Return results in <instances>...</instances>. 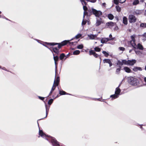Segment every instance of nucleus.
<instances>
[{"instance_id":"nucleus-4","label":"nucleus","mask_w":146,"mask_h":146,"mask_svg":"<svg viewBox=\"0 0 146 146\" xmlns=\"http://www.w3.org/2000/svg\"><path fill=\"white\" fill-rule=\"evenodd\" d=\"M53 59L54 61V63L55 66V74L56 76V74L57 73V65L58 64V61L59 60V57L57 56H54V54H53Z\"/></svg>"},{"instance_id":"nucleus-49","label":"nucleus","mask_w":146,"mask_h":146,"mask_svg":"<svg viewBox=\"0 0 146 146\" xmlns=\"http://www.w3.org/2000/svg\"><path fill=\"white\" fill-rule=\"evenodd\" d=\"M53 91H54L52 90H51V91H50V92L49 94V96H50L51 95V94H52Z\"/></svg>"},{"instance_id":"nucleus-2","label":"nucleus","mask_w":146,"mask_h":146,"mask_svg":"<svg viewBox=\"0 0 146 146\" xmlns=\"http://www.w3.org/2000/svg\"><path fill=\"white\" fill-rule=\"evenodd\" d=\"M128 80L129 82L131 85L134 86L137 85V83L139 82L138 80L132 77L129 78Z\"/></svg>"},{"instance_id":"nucleus-15","label":"nucleus","mask_w":146,"mask_h":146,"mask_svg":"<svg viewBox=\"0 0 146 146\" xmlns=\"http://www.w3.org/2000/svg\"><path fill=\"white\" fill-rule=\"evenodd\" d=\"M39 135L42 137H46V135L43 133L42 131L39 130Z\"/></svg>"},{"instance_id":"nucleus-26","label":"nucleus","mask_w":146,"mask_h":146,"mask_svg":"<svg viewBox=\"0 0 146 146\" xmlns=\"http://www.w3.org/2000/svg\"><path fill=\"white\" fill-rule=\"evenodd\" d=\"M88 36L90 37V39H94L96 37V35H89Z\"/></svg>"},{"instance_id":"nucleus-7","label":"nucleus","mask_w":146,"mask_h":146,"mask_svg":"<svg viewBox=\"0 0 146 146\" xmlns=\"http://www.w3.org/2000/svg\"><path fill=\"white\" fill-rule=\"evenodd\" d=\"M50 140L53 146H60L59 143L55 138L51 137L50 138Z\"/></svg>"},{"instance_id":"nucleus-18","label":"nucleus","mask_w":146,"mask_h":146,"mask_svg":"<svg viewBox=\"0 0 146 146\" xmlns=\"http://www.w3.org/2000/svg\"><path fill=\"white\" fill-rule=\"evenodd\" d=\"M123 69L126 72L130 73L131 72V70L128 67H124Z\"/></svg>"},{"instance_id":"nucleus-20","label":"nucleus","mask_w":146,"mask_h":146,"mask_svg":"<svg viewBox=\"0 0 146 146\" xmlns=\"http://www.w3.org/2000/svg\"><path fill=\"white\" fill-rule=\"evenodd\" d=\"M93 8H92L91 9H88L87 11L88 13V15L89 16H90L93 14L92 12V9Z\"/></svg>"},{"instance_id":"nucleus-64","label":"nucleus","mask_w":146,"mask_h":146,"mask_svg":"<svg viewBox=\"0 0 146 146\" xmlns=\"http://www.w3.org/2000/svg\"><path fill=\"white\" fill-rule=\"evenodd\" d=\"M1 68V66H0V68Z\"/></svg>"},{"instance_id":"nucleus-14","label":"nucleus","mask_w":146,"mask_h":146,"mask_svg":"<svg viewBox=\"0 0 146 146\" xmlns=\"http://www.w3.org/2000/svg\"><path fill=\"white\" fill-rule=\"evenodd\" d=\"M119 86L118 87L116 88L115 91V94L117 96L119 95L121 91L120 89L119 88Z\"/></svg>"},{"instance_id":"nucleus-11","label":"nucleus","mask_w":146,"mask_h":146,"mask_svg":"<svg viewBox=\"0 0 146 146\" xmlns=\"http://www.w3.org/2000/svg\"><path fill=\"white\" fill-rule=\"evenodd\" d=\"M103 63H108L109 64V66L111 67L112 65V64L110 59H105L103 60Z\"/></svg>"},{"instance_id":"nucleus-56","label":"nucleus","mask_w":146,"mask_h":146,"mask_svg":"<svg viewBox=\"0 0 146 146\" xmlns=\"http://www.w3.org/2000/svg\"><path fill=\"white\" fill-rule=\"evenodd\" d=\"M144 81L146 82V77H145L144 78Z\"/></svg>"},{"instance_id":"nucleus-12","label":"nucleus","mask_w":146,"mask_h":146,"mask_svg":"<svg viewBox=\"0 0 146 146\" xmlns=\"http://www.w3.org/2000/svg\"><path fill=\"white\" fill-rule=\"evenodd\" d=\"M115 23L111 21L107 22L106 23V25L108 27H112L115 25Z\"/></svg>"},{"instance_id":"nucleus-16","label":"nucleus","mask_w":146,"mask_h":146,"mask_svg":"<svg viewBox=\"0 0 146 146\" xmlns=\"http://www.w3.org/2000/svg\"><path fill=\"white\" fill-rule=\"evenodd\" d=\"M135 41H130L131 45L133 46L134 49H136L137 45L135 43Z\"/></svg>"},{"instance_id":"nucleus-33","label":"nucleus","mask_w":146,"mask_h":146,"mask_svg":"<svg viewBox=\"0 0 146 146\" xmlns=\"http://www.w3.org/2000/svg\"><path fill=\"white\" fill-rule=\"evenodd\" d=\"M94 50L96 52H99L101 51L100 48L98 47H96L94 48Z\"/></svg>"},{"instance_id":"nucleus-22","label":"nucleus","mask_w":146,"mask_h":146,"mask_svg":"<svg viewBox=\"0 0 146 146\" xmlns=\"http://www.w3.org/2000/svg\"><path fill=\"white\" fill-rule=\"evenodd\" d=\"M45 107H46V116L45 117H44V118H43L42 119H43L44 118L47 117V115H48V113L49 108H48L47 105L46 104L45 105Z\"/></svg>"},{"instance_id":"nucleus-24","label":"nucleus","mask_w":146,"mask_h":146,"mask_svg":"<svg viewBox=\"0 0 146 146\" xmlns=\"http://www.w3.org/2000/svg\"><path fill=\"white\" fill-rule=\"evenodd\" d=\"M66 56H65V54L62 53L60 54L59 56V58L60 60H62L64 57Z\"/></svg>"},{"instance_id":"nucleus-17","label":"nucleus","mask_w":146,"mask_h":146,"mask_svg":"<svg viewBox=\"0 0 146 146\" xmlns=\"http://www.w3.org/2000/svg\"><path fill=\"white\" fill-rule=\"evenodd\" d=\"M123 23L125 25L127 24V19L126 17H123Z\"/></svg>"},{"instance_id":"nucleus-31","label":"nucleus","mask_w":146,"mask_h":146,"mask_svg":"<svg viewBox=\"0 0 146 146\" xmlns=\"http://www.w3.org/2000/svg\"><path fill=\"white\" fill-rule=\"evenodd\" d=\"M121 61L123 65H128V60L127 61L125 60H122Z\"/></svg>"},{"instance_id":"nucleus-40","label":"nucleus","mask_w":146,"mask_h":146,"mask_svg":"<svg viewBox=\"0 0 146 146\" xmlns=\"http://www.w3.org/2000/svg\"><path fill=\"white\" fill-rule=\"evenodd\" d=\"M140 26L141 27L145 28V23H142L140 24Z\"/></svg>"},{"instance_id":"nucleus-63","label":"nucleus","mask_w":146,"mask_h":146,"mask_svg":"<svg viewBox=\"0 0 146 146\" xmlns=\"http://www.w3.org/2000/svg\"><path fill=\"white\" fill-rule=\"evenodd\" d=\"M145 28H146V23H145Z\"/></svg>"},{"instance_id":"nucleus-48","label":"nucleus","mask_w":146,"mask_h":146,"mask_svg":"<svg viewBox=\"0 0 146 146\" xmlns=\"http://www.w3.org/2000/svg\"><path fill=\"white\" fill-rule=\"evenodd\" d=\"M126 0H119V2L121 3H123Z\"/></svg>"},{"instance_id":"nucleus-46","label":"nucleus","mask_w":146,"mask_h":146,"mask_svg":"<svg viewBox=\"0 0 146 146\" xmlns=\"http://www.w3.org/2000/svg\"><path fill=\"white\" fill-rule=\"evenodd\" d=\"M119 48L120 50L122 51H124L125 50V48L123 47H119Z\"/></svg>"},{"instance_id":"nucleus-42","label":"nucleus","mask_w":146,"mask_h":146,"mask_svg":"<svg viewBox=\"0 0 146 146\" xmlns=\"http://www.w3.org/2000/svg\"><path fill=\"white\" fill-rule=\"evenodd\" d=\"M114 3L116 5H118L119 4V1L118 0H113Z\"/></svg>"},{"instance_id":"nucleus-28","label":"nucleus","mask_w":146,"mask_h":146,"mask_svg":"<svg viewBox=\"0 0 146 146\" xmlns=\"http://www.w3.org/2000/svg\"><path fill=\"white\" fill-rule=\"evenodd\" d=\"M121 68V67H119L116 69L115 72L116 74H119L120 73Z\"/></svg>"},{"instance_id":"nucleus-50","label":"nucleus","mask_w":146,"mask_h":146,"mask_svg":"<svg viewBox=\"0 0 146 146\" xmlns=\"http://www.w3.org/2000/svg\"><path fill=\"white\" fill-rule=\"evenodd\" d=\"M96 0H90L89 1L92 3H95L96 1Z\"/></svg>"},{"instance_id":"nucleus-54","label":"nucleus","mask_w":146,"mask_h":146,"mask_svg":"<svg viewBox=\"0 0 146 146\" xmlns=\"http://www.w3.org/2000/svg\"><path fill=\"white\" fill-rule=\"evenodd\" d=\"M112 38V35L111 34H110L109 35V38Z\"/></svg>"},{"instance_id":"nucleus-29","label":"nucleus","mask_w":146,"mask_h":146,"mask_svg":"<svg viewBox=\"0 0 146 146\" xmlns=\"http://www.w3.org/2000/svg\"><path fill=\"white\" fill-rule=\"evenodd\" d=\"M118 96H117L116 94L111 95L110 96V97L112 99H115L117 98L118 97Z\"/></svg>"},{"instance_id":"nucleus-30","label":"nucleus","mask_w":146,"mask_h":146,"mask_svg":"<svg viewBox=\"0 0 146 146\" xmlns=\"http://www.w3.org/2000/svg\"><path fill=\"white\" fill-rule=\"evenodd\" d=\"M115 8H116L117 11L119 12H120L121 11V8L118 5H117L115 7Z\"/></svg>"},{"instance_id":"nucleus-60","label":"nucleus","mask_w":146,"mask_h":146,"mask_svg":"<svg viewBox=\"0 0 146 146\" xmlns=\"http://www.w3.org/2000/svg\"><path fill=\"white\" fill-rule=\"evenodd\" d=\"M132 51V50H129V52L130 53Z\"/></svg>"},{"instance_id":"nucleus-36","label":"nucleus","mask_w":146,"mask_h":146,"mask_svg":"<svg viewBox=\"0 0 146 146\" xmlns=\"http://www.w3.org/2000/svg\"><path fill=\"white\" fill-rule=\"evenodd\" d=\"M83 45L81 44L78 45L77 46V48L79 49H82L83 48Z\"/></svg>"},{"instance_id":"nucleus-10","label":"nucleus","mask_w":146,"mask_h":146,"mask_svg":"<svg viewBox=\"0 0 146 146\" xmlns=\"http://www.w3.org/2000/svg\"><path fill=\"white\" fill-rule=\"evenodd\" d=\"M103 21L102 20V19L100 18L99 19H97L95 24V25L96 27H98L102 23H103Z\"/></svg>"},{"instance_id":"nucleus-57","label":"nucleus","mask_w":146,"mask_h":146,"mask_svg":"<svg viewBox=\"0 0 146 146\" xmlns=\"http://www.w3.org/2000/svg\"><path fill=\"white\" fill-rule=\"evenodd\" d=\"M140 128L141 129H143L142 125H140Z\"/></svg>"},{"instance_id":"nucleus-3","label":"nucleus","mask_w":146,"mask_h":146,"mask_svg":"<svg viewBox=\"0 0 146 146\" xmlns=\"http://www.w3.org/2000/svg\"><path fill=\"white\" fill-rule=\"evenodd\" d=\"M55 75V78L54 81V84L51 90L54 91L56 88V86H58L60 82V77L58 76H57L56 78Z\"/></svg>"},{"instance_id":"nucleus-55","label":"nucleus","mask_w":146,"mask_h":146,"mask_svg":"<svg viewBox=\"0 0 146 146\" xmlns=\"http://www.w3.org/2000/svg\"><path fill=\"white\" fill-rule=\"evenodd\" d=\"M140 2L143 3L145 0H140Z\"/></svg>"},{"instance_id":"nucleus-38","label":"nucleus","mask_w":146,"mask_h":146,"mask_svg":"<svg viewBox=\"0 0 146 146\" xmlns=\"http://www.w3.org/2000/svg\"><path fill=\"white\" fill-rule=\"evenodd\" d=\"M82 35L81 34H79L75 36V38L76 39L78 38L81 37Z\"/></svg>"},{"instance_id":"nucleus-59","label":"nucleus","mask_w":146,"mask_h":146,"mask_svg":"<svg viewBox=\"0 0 146 146\" xmlns=\"http://www.w3.org/2000/svg\"><path fill=\"white\" fill-rule=\"evenodd\" d=\"M146 35V33H145L143 35V36H144V37H146L145 36V35Z\"/></svg>"},{"instance_id":"nucleus-34","label":"nucleus","mask_w":146,"mask_h":146,"mask_svg":"<svg viewBox=\"0 0 146 146\" xmlns=\"http://www.w3.org/2000/svg\"><path fill=\"white\" fill-rule=\"evenodd\" d=\"M102 52L104 54V56L106 57H108L109 55L108 53H107L106 51H102Z\"/></svg>"},{"instance_id":"nucleus-6","label":"nucleus","mask_w":146,"mask_h":146,"mask_svg":"<svg viewBox=\"0 0 146 146\" xmlns=\"http://www.w3.org/2000/svg\"><path fill=\"white\" fill-rule=\"evenodd\" d=\"M128 19L129 22L131 23L135 22L137 20V18L135 16L132 14L129 15Z\"/></svg>"},{"instance_id":"nucleus-53","label":"nucleus","mask_w":146,"mask_h":146,"mask_svg":"<svg viewBox=\"0 0 146 146\" xmlns=\"http://www.w3.org/2000/svg\"><path fill=\"white\" fill-rule=\"evenodd\" d=\"M106 5V4L105 3H102V5L104 7H105Z\"/></svg>"},{"instance_id":"nucleus-37","label":"nucleus","mask_w":146,"mask_h":146,"mask_svg":"<svg viewBox=\"0 0 146 146\" xmlns=\"http://www.w3.org/2000/svg\"><path fill=\"white\" fill-rule=\"evenodd\" d=\"M131 40L130 41H135V36H133V35H132L131 36Z\"/></svg>"},{"instance_id":"nucleus-51","label":"nucleus","mask_w":146,"mask_h":146,"mask_svg":"<svg viewBox=\"0 0 146 146\" xmlns=\"http://www.w3.org/2000/svg\"><path fill=\"white\" fill-rule=\"evenodd\" d=\"M138 70L141 71L142 70V68L141 67H137Z\"/></svg>"},{"instance_id":"nucleus-44","label":"nucleus","mask_w":146,"mask_h":146,"mask_svg":"<svg viewBox=\"0 0 146 146\" xmlns=\"http://www.w3.org/2000/svg\"><path fill=\"white\" fill-rule=\"evenodd\" d=\"M83 8L84 11H87L88 10V8L86 5L84 6L83 7Z\"/></svg>"},{"instance_id":"nucleus-52","label":"nucleus","mask_w":146,"mask_h":146,"mask_svg":"<svg viewBox=\"0 0 146 146\" xmlns=\"http://www.w3.org/2000/svg\"><path fill=\"white\" fill-rule=\"evenodd\" d=\"M70 56V53H69L67 55V56H66V58H65V59H66L67 58H68V57L69 56Z\"/></svg>"},{"instance_id":"nucleus-32","label":"nucleus","mask_w":146,"mask_h":146,"mask_svg":"<svg viewBox=\"0 0 146 146\" xmlns=\"http://www.w3.org/2000/svg\"><path fill=\"white\" fill-rule=\"evenodd\" d=\"M139 3V0H135L133 3V4L134 5H136Z\"/></svg>"},{"instance_id":"nucleus-35","label":"nucleus","mask_w":146,"mask_h":146,"mask_svg":"<svg viewBox=\"0 0 146 146\" xmlns=\"http://www.w3.org/2000/svg\"><path fill=\"white\" fill-rule=\"evenodd\" d=\"M53 99H50L48 102V104L49 105H51L53 103Z\"/></svg>"},{"instance_id":"nucleus-41","label":"nucleus","mask_w":146,"mask_h":146,"mask_svg":"<svg viewBox=\"0 0 146 146\" xmlns=\"http://www.w3.org/2000/svg\"><path fill=\"white\" fill-rule=\"evenodd\" d=\"M86 23V20H84V19L83 20L82 22V25H85Z\"/></svg>"},{"instance_id":"nucleus-27","label":"nucleus","mask_w":146,"mask_h":146,"mask_svg":"<svg viewBox=\"0 0 146 146\" xmlns=\"http://www.w3.org/2000/svg\"><path fill=\"white\" fill-rule=\"evenodd\" d=\"M80 52L79 50H77L73 52V54L74 55H77L80 53Z\"/></svg>"},{"instance_id":"nucleus-25","label":"nucleus","mask_w":146,"mask_h":146,"mask_svg":"<svg viewBox=\"0 0 146 146\" xmlns=\"http://www.w3.org/2000/svg\"><path fill=\"white\" fill-rule=\"evenodd\" d=\"M59 94L60 95H62L65 94H67V93L63 90L59 91Z\"/></svg>"},{"instance_id":"nucleus-23","label":"nucleus","mask_w":146,"mask_h":146,"mask_svg":"<svg viewBox=\"0 0 146 146\" xmlns=\"http://www.w3.org/2000/svg\"><path fill=\"white\" fill-rule=\"evenodd\" d=\"M108 19L110 20H112L114 18V16L111 14H108Z\"/></svg>"},{"instance_id":"nucleus-5","label":"nucleus","mask_w":146,"mask_h":146,"mask_svg":"<svg viewBox=\"0 0 146 146\" xmlns=\"http://www.w3.org/2000/svg\"><path fill=\"white\" fill-rule=\"evenodd\" d=\"M93 14L97 17H99L102 15V12L100 11H97L94 9H92Z\"/></svg>"},{"instance_id":"nucleus-47","label":"nucleus","mask_w":146,"mask_h":146,"mask_svg":"<svg viewBox=\"0 0 146 146\" xmlns=\"http://www.w3.org/2000/svg\"><path fill=\"white\" fill-rule=\"evenodd\" d=\"M133 70L134 71H137L138 70L137 67H135L134 68H133Z\"/></svg>"},{"instance_id":"nucleus-43","label":"nucleus","mask_w":146,"mask_h":146,"mask_svg":"<svg viewBox=\"0 0 146 146\" xmlns=\"http://www.w3.org/2000/svg\"><path fill=\"white\" fill-rule=\"evenodd\" d=\"M81 1L82 2V3H84L85 5H87V3L84 0H81Z\"/></svg>"},{"instance_id":"nucleus-9","label":"nucleus","mask_w":146,"mask_h":146,"mask_svg":"<svg viewBox=\"0 0 146 146\" xmlns=\"http://www.w3.org/2000/svg\"><path fill=\"white\" fill-rule=\"evenodd\" d=\"M89 55H93L96 58H97L99 56V55L96 53L94 50H90L89 51Z\"/></svg>"},{"instance_id":"nucleus-61","label":"nucleus","mask_w":146,"mask_h":146,"mask_svg":"<svg viewBox=\"0 0 146 146\" xmlns=\"http://www.w3.org/2000/svg\"><path fill=\"white\" fill-rule=\"evenodd\" d=\"M145 69L146 71V65L145 66Z\"/></svg>"},{"instance_id":"nucleus-8","label":"nucleus","mask_w":146,"mask_h":146,"mask_svg":"<svg viewBox=\"0 0 146 146\" xmlns=\"http://www.w3.org/2000/svg\"><path fill=\"white\" fill-rule=\"evenodd\" d=\"M115 37H113V38H102L101 40V42L102 43H104L106 42H107L109 40H113L114 39Z\"/></svg>"},{"instance_id":"nucleus-45","label":"nucleus","mask_w":146,"mask_h":146,"mask_svg":"<svg viewBox=\"0 0 146 146\" xmlns=\"http://www.w3.org/2000/svg\"><path fill=\"white\" fill-rule=\"evenodd\" d=\"M38 97L39 99L42 101H43L45 98L44 97H42L40 96H38Z\"/></svg>"},{"instance_id":"nucleus-62","label":"nucleus","mask_w":146,"mask_h":146,"mask_svg":"<svg viewBox=\"0 0 146 146\" xmlns=\"http://www.w3.org/2000/svg\"><path fill=\"white\" fill-rule=\"evenodd\" d=\"M137 52H138V51H135V52H136V53H137Z\"/></svg>"},{"instance_id":"nucleus-39","label":"nucleus","mask_w":146,"mask_h":146,"mask_svg":"<svg viewBox=\"0 0 146 146\" xmlns=\"http://www.w3.org/2000/svg\"><path fill=\"white\" fill-rule=\"evenodd\" d=\"M85 15H87L88 16H89L88 15V13L87 11H84L83 15L84 18L85 17Z\"/></svg>"},{"instance_id":"nucleus-19","label":"nucleus","mask_w":146,"mask_h":146,"mask_svg":"<svg viewBox=\"0 0 146 146\" xmlns=\"http://www.w3.org/2000/svg\"><path fill=\"white\" fill-rule=\"evenodd\" d=\"M116 65L118 66L119 67H121L123 65L122 61H121L119 60H118L116 64Z\"/></svg>"},{"instance_id":"nucleus-13","label":"nucleus","mask_w":146,"mask_h":146,"mask_svg":"<svg viewBox=\"0 0 146 146\" xmlns=\"http://www.w3.org/2000/svg\"><path fill=\"white\" fill-rule=\"evenodd\" d=\"M136 61L135 60H128V65L132 66L134 64L136 63Z\"/></svg>"},{"instance_id":"nucleus-1","label":"nucleus","mask_w":146,"mask_h":146,"mask_svg":"<svg viewBox=\"0 0 146 146\" xmlns=\"http://www.w3.org/2000/svg\"><path fill=\"white\" fill-rule=\"evenodd\" d=\"M72 39L70 40H64L60 43L56 42H46L45 44H46L50 45V46H54L56 45H58V47H51L50 48L51 50H52L56 54L58 55L59 53V49L61 48L62 46H64L67 44H69L70 45H73L74 43H77V42H70V41Z\"/></svg>"},{"instance_id":"nucleus-21","label":"nucleus","mask_w":146,"mask_h":146,"mask_svg":"<svg viewBox=\"0 0 146 146\" xmlns=\"http://www.w3.org/2000/svg\"><path fill=\"white\" fill-rule=\"evenodd\" d=\"M137 49H139L140 50H143V46L140 43H138L137 46Z\"/></svg>"},{"instance_id":"nucleus-58","label":"nucleus","mask_w":146,"mask_h":146,"mask_svg":"<svg viewBox=\"0 0 146 146\" xmlns=\"http://www.w3.org/2000/svg\"><path fill=\"white\" fill-rule=\"evenodd\" d=\"M59 96L58 95H57V96H56L55 97V98H56L58 97Z\"/></svg>"}]
</instances>
